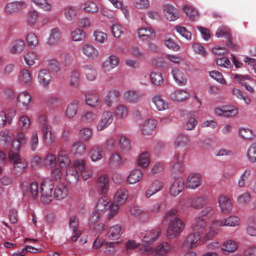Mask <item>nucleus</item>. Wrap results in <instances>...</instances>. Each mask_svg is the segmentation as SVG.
<instances>
[{"instance_id": "1", "label": "nucleus", "mask_w": 256, "mask_h": 256, "mask_svg": "<svg viewBox=\"0 0 256 256\" xmlns=\"http://www.w3.org/2000/svg\"><path fill=\"white\" fill-rule=\"evenodd\" d=\"M177 212L170 210L166 212L164 219L169 221L168 226L166 232V236L169 238H173L178 235L184 230V224L176 215Z\"/></svg>"}, {"instance_id": "2", "label": "nucleus", "mask_w": 256, "mask_h": 256, "mask_svg": "<svg viewBox=\"0 0 256 256\" xmlns=\"http://www.w3.org/2000/svg\"><path fill=\"white\" fill-rule=\"evenodd\" d=\"M54 182L50 178L44 179L40 184V192L41 200L45 204H48L53 198Z\"/></svg>"}, {"instance_id": "3", "label": "nucleus", "mask_w": 256, "mask_h": 256, "mask_svg": "<svg viewBox=\"0 0 256 256\" xmlns=\"http://www.w3.org/2000/svg\"><path fill=\"white\" fill-rule=\"evenodd\" d=\"M8 158L14 164L13 172L16 174H21L27 166L24 159L20 158L18 153L11 150L8 153Z\"/></svg>"}, {"instance_id": "4", "label": "nucleus", "mask_w": 256, "mask_h": 256, "mask_svg": "<svg viewBox=\"0 0 256 256\" xmlns=\"http://www.w3.org/2000/svg\"><path fill=\"white\" fill-rule=\"evenodd\" d=\"M32 97L27 91L20 92L17 96L16 104L21 110L27 111L30 107Z\"/></svg>"}, {"instance_id": "5", "label": "nucleus", "mask_w": 256, "mask_h": 256, "mask_svg": "<svg viewBox=\"0 0 256 256\" xmlns=\"http://www.w3.org/2000/svg\"><path fill=\"white\" fill-rule=\"evenodd\" d=\"M160 232L161 230L157 228L141 232L139 234V237L144 242L152 244L158 239Z\"/></svg>"}, {"instance_id": "6", "label": "nucleus", "mask_w": 256, "mask_h": 256, "mask_svg": "<svg viewBox=\"0 0 256 256\" xmlns=\"http://www.w3.org/2000/svg\"><path fill=\"white\" fill-rule=\"evenodd\" d=\"M114 118V114L112 112L109 110L103 112L96 124V130L100 132L105 130L112 123Z\"/></svg>"}, {"instance_id": "7", "label": "nucleus", "mask_w": 256, "mask_h": 256, "mask_svg": "<svg viewBox=\"0 0 256 256\" xmlns=\"http://www.w3.org/2000/svg\"><path fill=\"white\" fill-rule=\"evenodd\" d=\"M27 8V4L24 2L15 1L7 4L4 8V12L7 15H14Z\"/></svg>"}, {"instance_id": "8", "label": "nucleus", "mask_w": 256, "mask_h": 256, "mask_svg": "<svg viewBox=\"0 0 256 256\" xmlns=\"http://www.w3.org/2000/svg\"><path fill=\"white\" fill-rule=\"evenodd\" d=\"M207 204V198L206 196H198L196 198H188L186 200V206L192 207L194 209H199Z\"/></svg>"}, {"instance_id": "9", "label": "nucleus", "mask_w": 256, "mask_h": 256, "mask_svg": "<svg viewBox=\"0 0 256 256\" xmlns=\"http://www.w3.org/2000/svg\"><path fill=\"white\" fill-rule=\"evenodd\" d=\"M200 240V234L194 232L186 236L183 242V246L188 248H192L199 244Z\"/></svg>"}, {"instance_id": "10", "label": "nucleus", "mask_w": 256, "mask_h": 256, "mask_svg": "<svg viewBox=\"0 0 256 256\" xmlns=\"http://www.w3.org/2000/svg\"><path fill=\"white\" fill-rule=\"evenodd\" d=\"M214 112L218 116L230 118L236 116L238 114V110L233 106H224L215 108Z\"/></svg>"}, {"instance_id": "11", "label": "nucleus", "mask_w": 256, "mask_h": 256, "mask_svg": "<svg viewBox=\"0 0 256 256\" xmlns=\"http://www.w3.org/2000/svg\"><path fill=\"white\" fill-rule=\"evenodd\" d=\"M202 182L201 176L198 174H190L186 180V187L195 189L200 186Z\"/></svg>"}, {"instance_id": "12", "label": "nucleus", "mask_w": 256, "mask_h": 256, "mask_svg": "<svg viewBox=\"0 0 256 256\" xmlns=\"http://www.w3.org/2000/svg\"><path fill=\"white\" fill-rule=\"evenodd\" d=\"M238 250V244L236 242L232 240H227L222 244L221 250L223 254H228L230 253L235 252Z\"/></svg>"}, {"instance_id": "13", "label": "nucleus", "mask_w": 256, "mask_h": 256, "mask_svg": "<svg viewBox=\"0 0 256 256\" xmlns=\"http://www.w3.org/2000/svg\"><path fill=\"white\" fill-rule=\"evenodd\" d=\"M22 188L24 194L31 196L36 198L38 194V185L36 182H33L28 185L26 182L22 183Z\"/></svg>"}, {"instance_id": "14", "label": "nucleus", "mask_w": 256, "mask_h": 256, "mask_svg": "<svg viewBox=\"0 0 256 256\" xmlns=\"http://www.w3.org/2000/svg\"><path fill=\"white\" fill-rule=\"evenodd\" d=\"M184 188V180L182 178L176 179L170 187V194L173 196L178 195Z\"/></svg>"}, {"instance_id": "15", "label": "nucleus", "mask_w": 256, "mask_h": 256, "mask_svg": "<svg viewBox=\"0 0 256 256\" xmlns=\"http://www.w3.org/2000/svg\"><path fill=\"white\" fill-rule=\"evenodd\" d=\"M163 10L165 16L170 21L174 20L179 18V12L172 6L166 4L163 6Z\"/></svg>"}, {"instance_id": "16", "label": "nucleus", "mask_w": 256, "mask_h": 256, "mask_svg": "<svg viewBox=\"0 0 256 256\" xmlns=\"http://www.w3.org/2000/svg\"><path fill=\"white\" fill-rule=\"evenodd\" d=\"M219 206L222 212L227 213L232 209V202L231 200L224 196H220L218 198Z\"/></svg>"}, {"instance_id": "17", "label": "nucleus", "mask_w": 256, "mask_h": 256, "mask_svg": "<svg viewBox=\"0 0 256 256\" xmlns=\"http://www.w3.org/2000/svg\"><path fill=\"white\" fill-rule=\"evenodd\" d=\"M108 182L109 178L106 174L102 175L98 178L96 187L102 194L106 192L109 186Z\"/></svg>"}, {"instance_id": "18", "label": "nucleus", "mask_w": 256, "mask_h": 256, "mask_svg": "<svg viewBox=\"0 0 256 256\" xmlns=\"http://www.w3.org/2000/svg\"><path fill=\"white\" fill-rule=\"evenodd\" d=\"M68 191L66 186L63 183L58 184L55 188L54 196L58 200L65 198L68 194Z\"/></svg>"}, {"instance_id": "19", "label": "nucleus", "mask_w": 256, "mask_h": 256, "mask_svg": "<svg viewBox=\"0 0 256 256\" xmlns=\"http://www.w3.org/2000/svg\"><path fill=\"white\" fill-rule=\"evenodd\" d=\"M38 80L39 83L44 87H47L52 81V76L46 70H40L38 74Z\"/></svg>"}, {"instance_id": "20", "label": "nucleus", "mask_w": 256, "mask_h": 256, "mask_svg": "<svg viewBox=\"0 0 256 256\" xmlns=\"http://www.w3.org/2000/svg\"><path fill=\"white\" fill-rule=\"evenodd\" d=\"M18 79L20 84L29 85L32 82V74L29 70L24 68L20 72Z\"/></svg>"}, {"instance_id": "21", "label": "nucleus", "mask_w": 256, "mask_h": 256, "mask_svg": "<svg viewBox=\"0 0 256 256\" xmlns=\"http://www.w3.org/2000/svg\"><path fill=\"white\" fill-rule=\"evenodd\" d=\"M42 131L45 144L48 146L52 145L54 142L55 135L52 130V128L44 126Z\"/></svg>"}, {"instance_id": "22", "label": "nucleus", "mask_w": 256, "mask_h": 256, "mask_svg": "<svg viewBox=\"0 0 256 256\" xmlns=\"http://www.w3.org/2000/svg\"><path fill=\"white\" fill-rule=\"evenodd\" d=\"M240 223V220L239 218L234 216H230L224 220H216V225L220 226H238Z\"/></svg>"}, {"instance_id": "23", "label": "nucleus", "mask_w": 256, "mask_h": 256, "mask_svg": "<svg viewBox=\"0 0 256 256\" xmlns=\"http://www.w3.org/2000/svg\"><path fill=\"white\" fill-rule=\"evenodd\" d=\"M58 160L62 168H66L70 162L68 154L65 150H60L58 154Z\"/></svg>"}, {"instance_id": "24", "label": "nucleus", "mask_w": 256, "mask_h": 256, "mask_svg": "<svg viewBox=\"0 0 256 256\" xmlns=\"http://www.w3.org/2000/svg\"><path fill=\"white\" fill-rule=\"evenodd\" d=\"M206 228V223L203 218L200 216L196 218L195 222L192 226L194 232L200 234Z\"/></svg>"}, {"instance_id": "25", "label": "nucleus", "mask_w": 256, "mask_h": 256, "mask_svg": "<svg viewBox=\"0 0 256 256\" xmlns=\"http://www.w3.org/2000/svg\"><path fill=\"white\" fill-rule=\"evenodd\" d=\"M60 38L61 35L60 30L56 28H52L48 39L46 44L50 46H55L60 42Z\"/></svg>"}, {"instance_id": "26", "label": "nucleus", "mask_w": 256, "mask_h": 256, "mask_svg": "<svg viewBox=\"0 0 256 256\" xmlns=\"http://www.w3.org/2000/svg\"><path fill=\"white\" fill-rule=\"evenodd\" d=\"M83 53L88 58L94 60L98 58V50L90 44H86L82 48Z\"/></svg>"}, {"instance_id": "27", "label": "nucleus", "mask_w": 256, "mask_h": 256, "mask_svg": "<svg viewBox=\"0 0 256 256\" xmlns=\"http://www.w3.org/2000/svg\"><path fill=\"white\" fill-rule=\"evenodd\" d=\"M138 34L139 37L142 40H145L144 38L150 40L154 39L155 38V31L152 28H142L138 30Z\"/></svg>"}, {"instance_id": "28", "label": "nucleus", "mask_w": 256, "mask_h": 256, "mask_svg": "<svg viewBox=\"0 0 256 256\" xmlns=\"http://www.w3.org/2000/svg\"><path fill=\"white\" fill-rule=\"evenodd\" d=\"M122 234V228L119 225H115L110 227L107 234L108 238L110 240H117Z\"/></svg>"}, {"instance_id": "29", "label": "nucleus", "mask_w": 256, "mask_h": 256, "mask_svg": "<svg viewBox=\"0 0 256 256\" xmlns=\"http://www.w3.org/2000/svg\"><path fill=\"white\" fill-rule=\"evenodd\" d=\"M156 126V122L153 119H149L146 120L142 127V131L144 134H150Z\"/></svg>"}, {"instance_id": "30", "label": "nucleus", "mask_w": 256, "mask_h": 256, "mask_svg": "<svg viewBox=\"0 0 256 256\" xmlns=\"http://www.w3.org/2000/svg\"><path fill=\"white\" fill-rule=\"evenodd\" d=\"M174 78L180 85L184 86L186 83V78L184 74L179 69L174 68L172 72Z\"/></svg>"}, {"instance_id": "31", "label": "nucleus", "mask_w": 256, "mask_h": 256, "mask_svg": "<svg viewBox=\"0 0 256 256\" xmlns=\"http://www.w3.org/2000/svg\"><path fill=\"white\" fill-rule=\"evenodd\" d=\"M170 98L173 101L180 102L188 98V94L184 90H178L170 94Z\"/></svg>"}, {"instance_id": "32", "label": "nucleus", "mask_w": 256, "mask_h": 256, "mask_svg": "<svg viewBox=\"0 0 256 256\" xmlns=\"http://www.w3.org/2000/svg\"><path fill=\"white\" fill-rule=\"evenodd\" d=\"M119 64L118 58L114 55L109 57V60L106 61L102 64V67L106 71H109L112 68L116 67Z\"/></svg>"}, {"instance_id": "33", "label": "nucleus", "mask_w": 256, "mask_h": 256, "mask_svg": "<svg viewBox=\"0 0 256 256\" xmlns=\"http://www.w3.org/2000/svg\"><path fill=\"white\" fill-rule=\"evenodd\" d=\"M26 45L22 40H15L10 48V52L13 54H18L22 53L24 50Z\"/></svg>"}, {"instance_id": "34", "label": "nucleus", "mask_w": 256, "mask_h": 256, "mask_svg": "<svg viewBox=\"0 0 256 256\" xmlns=\"http://www.w3.org/2000/svg\"><path fill=\"white\" fill-rule=\"evenodd\" d=\"M103 152L102 146H94L92 148L90 152V155L92 160L95 162L102 158Z\"/></svg>"}, {"instance_id": "35", "label": "nucleus", "mask_w": 256, "mask_h": 256, "mask_svg": "<svg viewBox=\"0 0 256 256\" xmlns=\"http://www.w3.org/2000/svg\"><path fill=\"white\" fill-rule=\"evenodd\" d=\"M143 176L142 172L138 169L132 170L128 176L127 181L130 184H135L142 179Z\"/></svg>"}, {"instance_id": "36", "label": "nucleus", "mask_w": 256, "mask_h": 256, "mask_svg": "<svg viewBox=\"0 0 256 256\" xmlns=\"http://www.w3.org/2000/svg\"><path fill=\"white\" fill-rule=\"evenodd\" d=\"M97 118L96 114L92 112L85 110L80 116L81 120L86 124H91L94 122Z\"/></svg>"}, {"instance_id": "37", "label": "nucleus", "mask_w": 256, "mask_h": 256, "mask_svg": "<svg viewBox=\"0 0 256 256\" xmlns=\"http://www.w3.org/2000/svg\"><path fill=\"white\" fill-rule=\"evenodd\" d=\"M70 152L74 155L82 156L86 152V146L82 142H76L72 144Z\"/></svg>"}, {"instance_id": "38", "label": "nucleus", "mask_w": 256, "mask_h": 256, "mask_svg": "<svg viewBox=\"0 0 256 256\" xmlns=\"http://www.w3.org/2000/svg\"><path fill=\"white\" fill-rule=\"evenodd\" d=\"M98 96L95 93L89 92L86 95V102L92 107H96L100 104Z\"/></svg>"}, {"instance_id": "39", "label": "nucleus", "mask_w": 256, "mask_h": 256, "mask_svg": "<svg viewBox=\"0 0 256 256\" xmlns=\"http://www.w3.org/2000/svg\"><path fill=\"white\" fill-rule=\"evenodd\" d=\"M120 94V92L118 90L110 92L104 99V102L108 106H111L114 102H118Z\"/></svg>"}, {"instance_id": "40", "label": "nucleus", "mask_w": 256, "mask_h": 256, "mask_svg": "<svg viewBox=\"0 0 256 256\" xmlns=\"http://www.w3.org/2000/svg\"><path fill=\"white\" fill-rule=\"evenodd\" d=\"M78 102L74 100L70 103L66 109V114L70 118H74L77 113Z\"/></svg>"}, {"instance_id": "41", "label": "nucleus", "mask_w": 256, "mask_h": 256, "mask_svg": "<svg viewBox=\"0 0 256 256\" xmlns=\"http://www.w3.org/2000/svg\"><path fill=\"white\" fill-rule=\"evenodd\" d=\"M188 137L182 134H178L174 139V145L176 148L185 147L188 143Z\"/></svg>"}, {"instance_id": "42", "label": "nucleus", "mask_w": 256, "mask_h": 256, "mask_svg": "<svg viewBox=\"0 0 256 256\" xmlns=\"http://www.w3.org/2000/svg\"><path fill=\"white\" fill-rule=\"evenodd\" d=\"M109 202L110 200L108 197L104 196L100 198L96 204V211L102 212L108 210Z\"/></svg>"}, {"instance_id": "43", "label": "nucleus", "mask_w": 256, "mask_h": 256, "mask_svg": "<svg viewBox=\"0 0 256 256\" xmlns=\"http://www.w3.org/2000/svg\"><path fill=\"white\" fill-rule=\"evenodd\" d=\"M170 244L166 242L160 244L157 246L155 249L156 256H166L170 250Z\"/></svg>"}, {"instance_id": "44", "label": "nucleus", "mask_w": 256, "mask_h": 256, "mask_svg": "<svg viewBox=\"0 0 256 256\" xmlns=\"http://www.w3.org/2000/svg\"><path fill=\"white\" fill-rule=\"evenodd\" d=\"M78 135L80 140L88 142L92 138V130L88 127L82 128L80 130Z\"/></svg>"}, {"instance_id": "45", "label": "nucleus", "mask_w": 256, "mask_h": 256, "mask_svg": "<svg viewBox=\"0 0 256 256\" xmlns=\"http://www.w3.org/2000/svg\"><path fill=\"white\" fill-rule=\"evenodd\" d=\"M152 102L158 110H163L168 108V102L164 101L160 96H156L152 98Z\"/></svg>"}, {"instance_id": "46", "label": "nucleus", "mask_w": 256, "mask_h": 256, "mask_svg": "<svg viewBox=\"0 0 256 256\" xmlns=\"http://www.w3.org/2000/svg\"><path fill=\"white\" fill-rule=\"evenodd\" d=\"M186 16L192 20H196L198 17V10L190 6L186 5L183 7Z\"/></svg>"}, {"instance_id": "47", "label": "nucleus", "mask_w": 256, "mask_h": 256, "mask_svg": "<svg viewBox=\"0 0 256 256\" xmlns=\"http://www.w3.org/2000/svg\"><path fill=\"white\" fill-rule=\"evenodd\" d=\"M152 84L156 86H160L164 82V78L160 72H152L150 74Z\"/></svg>"}, {"instance_id": "48", "label": "nucleus", "mask_w": 256, "mask_h": 256, "mask_svg": "<svg viewBox=\"0 0 256 256\" xmlns=\"http://www.w3.org/2000/svg\"><path fill=\"white\" fill-rule=\"evenodd\" d=\"M119 146L124 152H128L131 150L130 141L125 136H122L120 137Z\"/></svg>"}, {"instance_id": "49", "label": "nucleus", "mask_w": 256, "mask_h": 256, "mask_svg": "<svg viewBox=\"0 0 256 256\" xmlns=\"http://www.w3.org/2000/svg\"><path fill=\"white\" fill-rule=\"evenodd\" d=\"M80 72L76 70L72 71L70 77V84L71 86L77 87L80 83Z\"/></svg>"}, {"instance_id": "50", "label": "nucleus", "mask_w": 256, "mask_h": 256, "mask_svg": "<svg viewBox=\"0 0 256 256\" xmlns=\"http://www.w3.org/2000/svg\"><path fill=\"white\" fill-rule=\"evenodd\" d=\"M71 37L72 40L78 42L85 38V32L80 29L76 28L71 32Z\"/></svg>"}, {"instance_id": "51", "label": "nucleus", "mask_w": 256, "mask_h": 256, "mask_svg": "<svg viewBox=\"0 0 256 256\" xmlns=\"http://www.w3.org/2000/svg\"><path fill=\"white\" fill-rule=\"evenodd\" d=\"M141 96L142 95L140 92L134 90H128L124 93L125 98L130 102L137 101Z\"/></svg>"}, {"instance_id": "52", "label": "nucleus", "mask_w": 256, "mask_h": 256, "mask_svg": "<svg viewBox=\"0 0 256 256\" xmlns=\"http://www.w3.org/2000/svg\"><path fill=\"white\" fill-rule=\"evenodd\" d=\"M128 198V192L127 190L124 189H120L117 191L116 194V198L117 202L119 204H124Z\"/></svg>"}, {"instance_id": "53", "label": "nucleus", "mask_w": 256, "mask_h": 256, "mask_svg": "<svg viewBox=\"0 0 256 256\" xmlns=\"http://www.w3.org/2000/svg\"><path fill=\"white\" fill-rule=\"evenodd\" d=\"M219 226L216 224V221L214 222L212 224L209 232L205 234V236L203 239V241L206 242L208 240L212 239L216 234L218 232V229L217 227Z\"/></svg>"}, {"instance_id": "54", "label": "nucleus", "mask_w": 256, "mask_h": 256, "mask_svg": "<svg viewBox=\"0 0 256 256\" xmlns=\"http://www.w3.org/2000/svg\"><path fill=\"white\" fill-rule=\"evenodd\" d=\"M150 163L149 154L148 152H142L139 156L138 160V164L143 168L148 166Z\"/></svg>"}, {"instance_id": "55", "label": "nucleus", "mask_w": 256, "mask_h": 256, "mask_svg": "<svg viewBox=\"0 0 256 256\" xmlns=\"http://www.w3.org/2000/svg\"><path fill=\"white\" fill-rule=\"evenodd\" d=\"M84 70L86 78L88 80L92 81L96 78V72L94 68L86 66L84 67Z\"/></svg>"}, {"instance_id": "56", "label": "nucleus", "mask_w": 256, "mask_h": 256, "mask_svg": "<svg viewBox=\"0 0 256 256\" xmlns=\"http://www.w3.org/2000/svg\"><path fill=\"white\" fill-rule=\"evenodd\" d=\"M24 58L26 63L30 66L35 63V60H37L38 56L36 53L34 52H28L24 56Z\"/></svg>"}, {"instance_id": "57", "label": "nucleus", "mask_w": 256, "mask_h": 256, "mask_svg": "<svg viewBox=\"0 0 256 256\" xmlns=\"http://www.w3.org/2000/svg\"><path fill=\"white\" fill-rule=\"evenodd\" d=\"M109 164L112 166H120L122 164V158L118 152L112 154L110 158Z\"/></svg>"}, {"instance_id": "58", "label": "nucleus", "mask_w": 256, "mask_h": 256, "mask_svg": "<svg viewBox=\"0 0 256 256\" xmlns=\"http://www.w3.org/2000/svg\"><path fill=\"white\" fill-rule=\"evenodd\" d=\"M128 114V108L124 105L118 106L116 109L114 114L117 118L122 119L126 116Z\"/></svg>"}, {"instance_id": "59", "label": "nucleus", "mask_w": 256, "mask_h": 256, "mask_svg": "<svg viewBox=\"0 0 256 256\" xmlns=\"http://www.w3.org/2000/svg\"><path fill=\"white\" fill-rule=\"evenodd\" d=\"M247 157L250 162H256V143H253L250 146L247 152Z\"/></svg>"}, {"instance_id": "60", "label": "nucleus", "mask_w": 256, "mask_h": 256, "mask_svg": "<svg viewBox=\"0 0 256 256\" xmlns=\"http://www.w3.org/2000/svg\"><path fill=\"white\" fill-rule=\"evenodd\" d=\"M56 157L52 154H48L44 160V164L48 168H54L56 165Z\"/></svg>"}, {"instance_id": "61", "label": "nucleus", "mask_w": 256, "mask_h": 256, "mask_svg": "<svg viewBox=\"0 0 256 256\" xmlns=\"http://www.w3.org/2000/svg\"><path fill=\"white\" fill-rule=\"evenodd\" d=\"M238 132L241 137L245 140H252L254 137V133L249 128H241Z\"/></svg>"}, {"instance_id": "62", "label": "nucleus", "mask_w": 256, "mask_h": 256, "mask_svg": "<svg viewBox=\"0 0 256 256\" xmlns=\"http://www.w3.org/2000/svg\"><path fill=\"white\" fill-rule=\"evenodd\" d=\"M216 36L217 38L224 37L229 38L230 37V32L228 28L224 26H220L218 28Z\"/></svg>"}, {"instance_id": "63", "label": "nucleus", "mask_w": 256, "mask_h": 256, "mask_svg": "<svg viewBox=\"0 0 256 256\" xmlns=\"http://www.w3.org/2000/svg\"><path fill=\"white\" fill-rule=\"evenodd\" d=\"M26 40L29 46L36 47L38 44V37L33 32H30L27 34Z\"/></svg>"}, {"instance_id": "64", "label": "nucleus", "mask_w": 256, "mask_h": 256, "mask_svg": "<svg viewBox=\"0 0 256 256\" xmlns=\"http://www.w3.org/2000/svg\"><path fill=\"white\" fill-rule=\"evenodd\" d=\"M166 207L165 201H160L154 204L151 208V212L154 214H158L164 210Z\"/></svg>"}]
</instances>
